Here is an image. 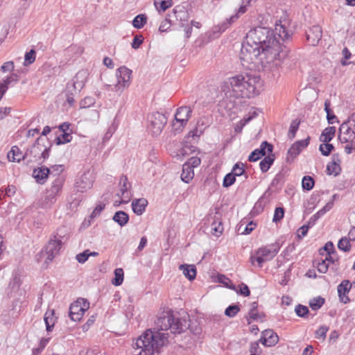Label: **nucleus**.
<instances>
[{"mask_svg": "<svg viewBox=\"0 0 355 355\" xmlns=\"http://www.w3.org/2000/svg\"><path fill=\"white\" fill-rule=\"evenodd\" d=\"M295 312L299 317L304 318L306 315H308L309 311L307 306L298 304L295 308Z\"/></svg>", "mask_w": 355, "mask_h": 355, "instance_id": "5fc2aeb1", "label": "nucleus"}, {"mask_svg": "<svg viewBox=\"0 0 355 355\" xmlns=\"http://www.w3.org/2000/svg\"><path fill=\"white\" fill-rule=\"evenodd\" d=\"M309 144V137L305 139L297 141L288 150V155L293 159L303 150Z\"/></svg>", "mask_w": 355, "mask_h": 355, "instance_id": "4be33fe9", "label": "nucleus"}, {"mask_svg": "<svg viewBox=\"0 0 355 355\" xmlns=\"http://www.w3.org/2000/svg\"><path fill=\"white\" fill-rule=\"evenodd\" d=\"M259 80L258 76L239 74L224 81L221 89L227 96L250 98L259 94Z\"/></svg>", "mask_w": 355, "mask_h": 355, "instance_id": "f03ea898", "label": "nucleus"}, {"mask_svg": "<svg viewBox=\"0 0 355 355\" xmlns=\"http://www.w3.org/2000/svg\"><path fill=\"white\" fill-rule=\"evenodd\" d=\"M306 40L311 46H316L322 38V28L320 26L315 25L309 28L306 32Z\"/></svg>", "mask_w": 355, "mask_h": 355, "instance_id": "a211bd4d", "label": "nucleus"}, {"mask_svg": "<svg viewBox=\"0 0 355 355\" xmlns=\"http://www.w3.org/2000/svg\"><path fill=\"white\" fill-rule=\"evenodd\" d=\"M347 144L344 146L345 152L347 154H351L353 150H355V140L345 142Z\"/></svg>", "mask_w": 355, "mask_h": 355, "instance_id": "774afa93", "label": "nucleus"}, {"mask_svg": "<svg viewBox=\"0 0 355 355\" xmlns=\"http://www.w3.org/2000/svg\"><path fill=\"white\" fill-rule=\"evenodd\" d=\"M349 119L344 121L339 128V141L344 142L355 140V130L349 126Z\"/></svg>", "mask_w": 355, "mask_h": 355, "instance_id": "4468645a", "label": "nucleus"}, {"mask_svg": "<svg viewBox=\"0 0 355 355\" xmlns=\"http://www.w3.org/2000/svg\"><path fill=\"white\" fill-rule=\"evenodd\" d=\"M143 42L144 37L142 35H136L134 37L133 41L131 44L132 48L137 49L138 48H139Z\"/></svg>", "mask_w": 355, "mask_h": 355, "instance_id": "69168bd1", "label": "nucleus"}, {"mask_svg": "<svg viewBox=\"0 0 355 355\" xmlns=\"http://www.w3.org/2000/svg\"><path fill=\"white\" fill-rule=\"evenodd\" d=\"M281 245L279 242L262 246L259 248L255 253V255L250 257L252 263L257 261L258 266L261 268L263 263L272 260L278 253Z\"/></svg>", "mask_w": 355, "mask_h": 355, "instance_id": "423d86ee", "label": "nucleus"}, {"mask_svg": "<svg viewBox=\"0 0 355 355\" xmlns=\"http://www.w3.org/2000/svg\"><path fill=\"white\" fill-rule=\"evenodd\" d=\"M201 163V160L198 157H191L187 162H186V164H189V166L192 168L198 166Z\"/></svg>", "mask_w": 355, "mask_h": 355, "instance_id": "338daca9", "label": "nucleus"}, {"mask_svg": "<svg viewBox=\"0 0 355 355\" xmlns=\"http://www.w3.org/2000/svg\"><path fill=\"white\" fill-rule=\"evenodd\" d=\"M210 125V120L207 116H202L198 119L196 128L188 133V137H199Z\"/></svg>", "mask_w": 355, "mask_h": 355, "instance_id": "f3484780", "label": "nucleus"}, {"mask_svg": "<svg viewBox=\"0 0 355 355\" xmlns=\"http://www.w3.org/2000/svg\"><path fill=\"white\" fill-rule=\"evenodd\" d=\"M288 50L281 45L279 42L270 47H267L260 50V54L257 55L256 60H252L251 62L248 63L245 66L248 64H254V67H257L259 69V66L263 71H273L278 69L281 65L282 61L285 59L288 55Z\"/></svg>", "mask_w": 355, "mask_h": 355, "instance_id": "7ed1b4c3", "label": "nucleus"}, {"mask_svg": "<svg viewBox=\"0 0 355 355\" xmlns=\"http://www.w3.org/2000/svg\"><path fill=\"white\" fill-rule=\"evenodd\" d=\"M275 31L278 32L279 37L282 40H285L289 37V34L286 30V27L284 25H276Z\"/></svg>", "mask_w": 355, "mask_h": 355, "instance_id": "de8ad7c7", "label": "nucleus"}, {"mask_svg": "<svg viewBox=\"0 0 355 355\" xmlns=\"http://www.w3.org/2000/svg\"><path fill=\"white\" fill-rule=\"evenodd\" d=\"M167 123V118L165 114L156 112L148 116V132L153 137H157L161 134Z\"/></svg>", "mask_w": 355, "mask_h": 355, "instance_id": "0eeeda50", "label": "nucleus"}, {"mask_svg": "<svg viewBox=\"0 0 355 355\" xmlns=\"http://www.w3.org/2000/svg\"><path fill=\"white\" fill-rule=\"evenodd\" d=\"M50 173V169L45 166L35 168L33 172V176L37 182L44 184Z\"/></svg>", "mask_w": 355, "mask_h": 355, "instance_id": "393cba45", "label": "nucleus"}, {"mask_svg": "<svg viewBox=\"0 0 355 355\" xmlns=\"http://www.w3.org/2000/svg\"><path fill=\"white\" fill-rule=\"evenodd\" d=\"M277 42L279 41L271 29L263 26L251 29L247 33L241 46L240 59L242 64L245 66L252 60H256L257 55L260 54V50L270 47Z\"/></svg>", "mask_w": 355, "mask_h": 355, "instance_id": "f257e3e1", "label": "nucleus"}, {"mask_svg": "<svg viewBox=\"0 0 355 355\" xmlns=\"http://www.w3.org/2000/svg\"><path fill=\"white\" fill-rule=\"evenodd\" d=\"M168 343V334L146 330L134 344L132 355H158L159 349Z\"/></svg>", "mask_w": 355, "mask_h": 355, "instance_id": "20e7f679", "label": "nucleus"}, {"mask_svg": "<svg viewBox=\"0 0 355 355\" xmlns=\"http://www.w3.org/2000/svg\"><path fill=\"white\" fill-rule=\"evenodd\" d=\"M279 340L277 334L271 329H266L262 332L260 342L267 347L275 345Z\"/></svg>", "mask_w": 355, "mask_h": 355, "instance_id": "412c9836", "label": "nucleus"}, {"mask_svg": "<svg viewBox=\"0 0 355 355\" xmlns=\"http://www.w3.org/2000/svg\"><path fill=\"white\" fill-rule=\"evenodd\" d=\"M54 310H48L44 317L47 331H51L55 325L56 318L54 316Z\"/></svg>", "mask_w": 355, "mask_h": 355, "instance_id": "2f4dec72", "label": "nucleus"}, {"mask_svg": "<svg viewBox=\"0 0 355 355\" xmlns=\"http://www.w3.org/2000/svg\"><path fill=\"white\" fill-rule=\"evenodd\" d=\"M112 219L121 227H123L128 223L129 220V216L123 211H118L114 214Z\"/></svg>", "mask_w": 355, "mask_h": 355, "instance_id": "72a5a7b5", "label": "nucleus"}, {"mask_svg": "<svg viewBox=\"0 0 355 355\" xmlns=\"http://www.w3.org/2000/svg\"><path fill=\"white\" fill-rule=\"evenodd\" d=\"M147 22V17L144 14H140L137 15L133 21L132 26L136 28H141Z\"/></svg>", "mask_w": 355, "mask_h": 355, "instance_id": "4c0bfd02", "label": "nucleus"}, {"mask_svg": "<svg viewBox=\"0 0 355 355\" xmlns=\"http://www.w3.org/2000/svg\"><path fill=\"white\" fill-rule=\"evenodd\" d=\"M300 125V121L297 120H293L290 125L288 136L290 139H293L295 136L296 132L298 130Z\"/></svg>", "mask_w": 355, "mask_h": 355, "instance_id": "8fccbe9b", "label": "nucleus"}, {"mask_svg": "<svg viewBox=\"0 0 355 355\" xmlns=\"http://www.w3.org/2000/svg\"><path fill=\"white\" fill-rule=\"evenodd\" d=\"M193 169L189 166V164H184L182 166L181 180L186 183H189L193 178Z\"/></svg>", "mask_w": 355, "mask_h": 355, "instance_id": "473e14b6", "label": "nucleus"}, {"mask_svg": "<svg viewBox=\"0 0 355 355\" xmlns=\"http://www.w3.org/2000/svg\"><path fill=\"white\" fill-rule=\"evenodd\" d=\"M315 181L311 176H304L302 181V186L303 189L306 191L311 190L314 187Z\"/></svg>", "mask_w": 355, "mask_h": 355, "instance_id": "79ce46f5", "label": "nucleus"}, {"mask_svg": "<svg viewBox=\"0 0 355 355\" xmlns=\"http://www.w3.org/2000/svg\"><path fill=\"white\" fill-rule=\"evenodd\" d=\"M35 51L31 49L30 51L26 53L24 58V64L28 65L32 64L35 60Z\"/></svg>", "mask_w": 355, "mask_h": 355, "instance_id": "13d9d810", "label": "nucleus"}, {"mask_svg": "<svg viewBox=\"0 0 355 355\" xmlns=\"http://www.w3.org/2000/svg\"><path fill=\"white\" fill-rule=\"evenodd\" d=\"M324 303V299L322 297L313 298L309 302V306L313 310L319 309Z\"/></svg>", "mask_w": 355, "mask_h": 355, "instance_id": "3c124183", "label": "nucleus"}, {"mask_svg": "<svg viewBox=\"0 0 355 355\" xmlns=\"http://www.w3.org/2000/svg\"><path fill=\"white\" fill-rule=\"evenodd\" d=\"M88 75L87 70L79 71L74 76L72 82L69 83V88L73 89L75 93L80 92L85 86Z\"/></svg>", "mask_w": 355, "mask_h": 355, "instance_id": "f8f14e48", "label": "nucleus"}, {"mask_svg": "<svg viewBox=\"0 0 355 355\" xmlns=\"http://www.w3.org/2000/svg\"><path fill=\"white\" fill-rule=\"evenodd\" d=\"M192 110L190 107L182 106L177 110L175 114V121L173 122L172 126L175 130L183 128L191 115Z\"/></svg>", "mask_w": 355, "mask_h": 355, "instance_id": "9d476101", "label": "nucleus"}, {"mask_svg": "<svg viewBox=\"0 0 355 355\" xmlns=\"http://www.w3.org/2000/svg\"><path fill=\"white\" fill-rule=\"evenodd\" d=\"M235 181L236 177H234V175L232 173H230L225 176L223 179V186L224 187H229L231 185H232L235 182Z\"/></svg>", "mask_w": 355, "mask_h": 355, "instance_id": "4d7b16f0", "label": "nucleus"}, {"mask_svg": "<svg viewBox=\"0 0 355 355\" xmlns=\"http://www.w3.org/2000/svg\"><path fill=\"white\" fill-rule=\"evenodd\" d=\"M351 239H349V236L342 237L338 243V248L339 250L344 252H349L351 249Z\"/></svg>", "mask_w": 355, "mask_h": 355, "instance_id": "58836bf2", "label": "nucleus"}, {"mask_svg": "<svg viewBox=\"0 0 355 355\" xmlns=\"http://www.w3.org/2000/svg\"><path fill=\"white\" fill-rule=\"evenodd\" d=\"M284 216V209L283 207H277L275 209V213L272 218V221L277 223L280 221Z\"/></svg>", "mask_w": 355, "mask_h": 355, "instance_id": "bf43d9fd", "label": "nucleus"}, {"mask_svg": "<svg viewBox=\"0 0 355 355\" xmlns=\"http://www.w3.org/2000/svg\"><path fill=\"white\" fill-rule=\"evenodd\" d=\"M71 135L67 132H63L62 135L56 137L55 143L57 145L64 144L69 142L71 140Z\"/></svg>", "mask_w": 355, "mask_h": 355, "instance_id": "09e8293b", "label": "nucleus"}, {"mask_svg": "<svg viewBox=\"0 0 355 355\" xmlns=\"http://www.w3.org/2000/svg\"><path fill=\"white\" fill-rule=\"evenodd\" d=\"M258 303L257 302H254L251 304V308L248 312V317L247 318V321L248 324L251 323V320L258 321L261 320L264 317L265 314L263 313H259L257 311Z\"/></svg>", "mask_w": 355, "mask_h": 355, "instance_id": "bb28decb", "label": "nucleus"}, {"mask_svg": "<svg viewBox=\"0 0 355 355\" xmlns=\"http://www.w3.org/2000/svg\"><path fill=\"white\" fill-rule=\"evenodd\" d=\"M95 98L92 96H86L83 99H82L80 102V108H87L89 107L95 103Z\"/></svg>", "mask_w": 355, "mask_h": 355, "instance_id": "864d4df0", "label": "nucleus"}, {"mask_svg": "<svg viewBox=\"0 0 355 355\" xmlns=\"http://www.w3.org/2000/svg\"><path fill=\"white\" fill-rule=\"evenodd\" d=\"M275 161V155L269 153L268 156H266L259 163L260 169L263 173H266L268 171L271 165Z\"/></svg>", "mask_w": 355, "mask_h": 355, "instance_id": "f704fd0d", "label": "nucleus"}, {"mask_svg": "<svg viewBox=\"0 0 355 355\" xmlns=\"http://www.w3.org/2000/svg\"><path fill=\"white\" fill-rule=\"evenodd\" d=\"M180 270L189 280H193L196 276V268L193 265L182 264L180 266Z\"/></svg>", "mask_w": 355, "mask_h": 355, "instance_id": "7c9ffc66", "label": "nucleus"}, {"mask_svg": "<svg viewBox=\"0 0 355 355\" xmlns=\"http://www.w3.org/2000/svg\"><path fill=\"white\" fill-rule=\"evenodd\" d=\"M240 311V308L236 304H232L226 308L225 311V315L233 318Z\"/></svg>", "mask_w": 355, "mask_h": 355, "instance_id": "49530a36", "label": "nucleus"}, {"mask_svg": "<svg viewBox=\"0 0 355 355\" xmlns=\"http://www.w3.org/2000/svg\"><path fill=\"white\" fill-rule=\"evenodd\" d=\"M17 76L16 74H12L11 76H8L6 79L3 80V82L0 83V92H1V89L3 87H5L7 89L8 86L12 82H17Z\"/></svg>", "mask_w": 355, "mask_h": 355, "instance_id": "6e6d98bb", "label": "nucleus"}, {"mask_svg": "<svg viewBox=\"0 0 355 355\" xmlns=\"http://www.w3.org/2000/svg\"><path fill=\"white\" fill-rule=\"evenodd\" d=\"M352 288V284L349 280H343L338 286L337 290L338 293L339 300L344 304L349 303L350 299L348 297V293Z\"/></svg>", "mask_w": 355, "mask_h": 355, "instance_id": "6ab92c4d", "label": "nucleus"}, {"mask_svg": "<svg viewBox=\"0 0 355 355\" xmlns=\"http://www.w3.org/2000/svg\"><path fill=\"white\" fill-rule=\"evenodd\" d=\"M157 331L170 330L172 334H181L190 327L189 316L178 318L173 311L167 310L161 313L155 321Z\"/></svg>", "mask_w": 355, "mask_h": 355, "instance_id": "39448f33", "label": "nucleus"}, {"mask_svg": "<svg viewBox=\"0 0 355 355\" xmlns=\"http://www.w3.org/2000/svg\"><path fill=\"white\" fill-rule=\"evenodd\" d=\"M114 278L112 279V284L114 286H120L123 280V270L122 268H116L114 270Z\"/></svg>", "mask_w": 355, "mask_h": 355, "instance_id": "c03bdc74", "label": "nucleus"}, {"mask_svg": "<svg viewBox=\"0 0 355 355\" xmlns=\"http://www.w3.org/2000/svg\"><path fill=\"white\" fill-rule=\"evenodd\" d=\"M154 4L159 11H165L171 6V0H155Z\"/></svg>", "mask_w": 355, "mask_h": 355, "instance_id": "37998d69", "label": "nucleus"}, {"mask_svg": "<svg viewBox=\"0 0 355 355\" xmlns=\"http://www.w3.org/2000/svg\"><path fill=\"white\" fill-rule=\"evenodd\" d=\"M340 163V160L338 157L336 159L335 155H334L333 161L329 162L327 166V174L334 175V176L339 175L341 171Z\"/></svg>", "mask_w": 355, "mask_h": 355, "instance_id": "c85d7f7f", "label": "nucleus"}, {"mask_svg": "<svg viewBox=\"0 0 355 355\" xmlns=\"http://www.w3.org/2000/svg\"><path fill=\"white\" fill-rule=\"evenodd\" d=\"M62 246V241L57 239L56 236L51 239L46 246V253L47 259L52 261L53 258L59 253Z\"/></svg>", "mask_w": 355, "mask_h": 355, "instance_id": "dca6fc26", "label": "nucleus"}, {"mask_svg": "<svg viewBox=\"0 0 355 355\" xmlns=\"http://www.w3.org/2000/svg\"><path fill=\"white\" fill-rule=\"evenodd\" d=\"M44 139L40 137L37 139L35 143L33 145V146L27 149L25 153V156L27 157H30V162H40L41 157L40 154L42 152V149L44 147V144H41V142H44Z\"/></svg>", "mask_w": 355, "mask_h": 355, "instance_id": "ddd939ff", "label": "nucleus"}, {"mask_svg": "<svg viewBox=\"0 0 355 355\" xmlns=\"http://www.w3.org/2000/svg\"><path fill=\"white\" fill-rule=\"evenodd\" d=\"M168 17H175L177 21H180V25L181 27H184L186 24H188L189 15L184 8H176L173 10V13L168 14Z\"/></svg>", "mask_w": 355, "mask_h": 355, "instance_id": "5701e85b", "label": "nucleus"}, {"mask_svg": "<svg viewBox=\"0 0 355 355\" xmlns=\"http://www.w3.org/2000/svg\"><path fill=\"white\" fill-rule=\"evenodd\" d=\"M242 3L243 4L238 9V10L235 15H233L230 18L227 19L226 21H223L220 25H218L214 28V33L224 32L233 22H234L239 17V16L241 15L244 14L247 11V6H248L249 4H247L246 3H243V1H242Z\"/></svg>", "mask_w": 355, "mask_h": 355, "instance_id": "9b49d317", "label": "nucleus"}, {"mask_svg": "<svg viewBox=\"0 0 355 355\" xmlns=\"http://www.w3.org/2000/svg\"><path fill=\"white\" fill-rule=\"evenodd\" d=\"M329 328L326 326H321L316 331H315V337L317 338L324 339L326 337L327 332L328 331Z\"/></svg>", "mask_w": 355, "mask_h": 355, "instance_id": "0e129e2a", "label": "nucleus"}, {"mask_svg": "<svg viewBox=\"0 0 355 355\" xmlns=\"http://www.w3.org/2000/svg\"><path fill=\"white\" fill-rule=\"evenodd\" d=\"M132 70L125 66H122L116 69V77L117 83L114 85V90L116 92L121 93L125 88L130 85Z\"/></svg>", "mask_w": 355, "mask_h": 355, "instance_id": "6e6552de", "label": "nucleus"}, {"mask_svg": "<svg viewBox=\"0 0 355 355\" xmlns=\"http://www.w3.org/2000/svg\"><path fill=\"white\" fill-rule=\"evenodd\" d=\"M334 149V146L329 143H323L319 146V150L324 156H329Z\"/></svg>", "mask_w": 355, "mask_h": 355, "instance_id": "a18cd8bd", "label": "nucleus"}, {"mask_svg": "<svg viewBox=\"0 0 355 355\" xmlns=\"http://www.w3.org/2000/svg\"><path fill=\"white\" fill-rule=\"evenodd\" d=\"M313 265L316 266L318 270L321 273H326L329 268V263L322 258L315 259L313 261Z\"/></svg>", "mask_w": 355, "mask_h": 355, "instance_id": "a19ab883", "label": "nucleus"}, {"mask_svg": "<svg viewBox=\"0 0 355 355\" xmlns=\"http://www.w3.org/2000/svg\"><path fill=\"white\" fill-rule=\"evenodd\" d=\"M63 183H64V180L62 178H57L52 182L51 187L49 189L51 190V192L58 195L59 193L61 191V189L63 186Z\"/></svg>", "mask_w": 355, "mask_h": 355, "instance_id": "ea45409f", "label": "nucleus"}, {"mask_svg": "<svg viewBox=\"0 0 355 355\" xmlns=\"http://www.w3.org/2000/svg\"><path fill=\"white\" fill-rule=\"evenodd\" d=\"M58 194L51 193L50 189H48L46 193L44 201L46 205H52L56 200Z\"/></svg>", "mask_w": 355, "mask_h": 355, "instance_id": "052dcab7", "label": "nucleus"}, {"mask_svg": "<svg viewBox=\"0 0 355 355\" xmlns=\"http://www.w3.org/2000/svg\"><path fill=\"white\" fill-rule=\"evenodd\" d=\"M93 184V180L91 178V174L85 173L81 175L78 182H76V187L78 191L83 192L85 190L91 188Z\"/></svg>", "mask_w": 355, "mask_h": 355, "instance_id": "b1692460", "label": "nucleus"}, {"mask_svg": "<svg viewBox=\"0 0 355 355\" xmlns=\"http://www.w3.org/2000/svg\"><path fill=\"white\" fill-rule=\"evenodd\" d=\"M171 17H168L166 18L160 24L159 27V31L160 32H165L166 31L171 25Z\"/></svg>", "mask_w": 355, "mask_h": 355, "instance_id": "e2e57ef3", "label": "nucleus"}, {"mask_svg": "<svg viewBox=\"0 0 355 355\" xmlns=\"http://www.w3.org/2000/svg\"><path fill=\"white\" fill-rule=\"evenodd\" d=\"M7 157L10 162H19L21 160L26 159L25 153L23 154L19 148L15 146H12L11 150L8 152Z\"/></svg>", "mask_w": 355, "mask_h": 355, "instance_id": "cd10ccee", "label": "nucleus"}, {"mask_svg": "<svg viewBox=\"0 0 355 355\" xmlns=\"http://www.w3.org/2000/svg\"><path fill=\"white\" fill-rule=\"evenodd\" d=\"M336 131L334 126L326 128L320 136V141L322 143H329L334 137Z\"/></svg>", "mask_w": 355, "mask_h": 355, "instance_id": "c756f323", "label": "nucleus"}, {"mask_svg": "<svg viewBox=\"0 0 355 355\" xmlns=\"http://www.w3.org/2000/svg\"><path fill=\"white\" fill-rule=\"evenodd\" d=\"M119 192L117 193V196L122 198L123 202H127L130 199L129 189L130 188V184L128 182L127 176L123 175L120 178L119 181Z\"/></svg>", "mask_w": 355, "mask_h": 355, "instance_id": "aec40b11", "label": "nucleus"}, {"mask_svg": "<svg viewBox=\"0 0 355 355\" xmlns=\"http://www.w3.org/2000/svg\"><path fill=\"white\" fill-rule=\"evenodd\" d=\"M273 150V146L268 141H263L259 148L253 150L248 157V161L256 162L260 159L261 157L265 156L266 152L271 153Z\"/></svg>", "mask_w": 355, "mask_h": 355, "instance_id": "2eb2a0df", "label": "nucleus"}, {"mask_svg": "<svg viewBox=\"0 0 355 355\" xmlns=\"http://www.w3.org/2000/svg\"><path fill=\"white\" fill-rule=\"evenodd\" d=\"M148 205V200L144 198L135 199L132 202V208L135 214L141 215Z\"/></svg>", "mask_w": 355, "mask_h": 355, "instance_id": "a878e982", "label": "nucleus"}, {"mask_svg": "<svg viewBox=\"0 0 355 355\" xmlns=\"http://www.w3.org/2000/svg\"><path fill=\"white\" fill-rule=\"evenodd\" d=\"M89 303L87 300L79 298L69 307V317L73 321H79L85 312L89 309Z\"/></svg>", "mask_w": 355, "mask_h": 355, "instance_id": "1a4fd4ad", "label": "nucleus"}, {"mask_svg": "<svg viewBox=\"0 0 355 355\" xmlns=\"http://www.w3.org/2000/svg\"><path fill=\"white\" fill-rule=\"evenodd\" d=\"M234 177H239L243 175L245 179L248 178V175L245 171V164L242 162H237L232 168L231 172Z\"/></svg>", "mask_w": 355, "mask_h": 355, "instance_id": "c9c22d12", "label": "nucleus"}, {"mask_svg": "<svg viewBox=\"0 0 355 355\" xmlns=\"http://www.w3.org/2000/svg\"><path fill=\"white\" fill-rule=\"evenodd\" d=\"M223 231V227L221 222L217 223L214 221L211 224V233L216 236H219Z\"/></svg>", "mask_w": 355, "mask_h": 355, "instance_id": "603ef678", "label": "nucleus"}, {"mask_svg": "<svg viewBox=\"0 0 355 355\" xmlns=\"http://www.w3.org/2000/svg\"><path fill=\"white\" fill-rule=\"evenodd\" d=\"M324 111L327 113V119L329 124H333L335 123V121L338 123V120H337V116L332 113L331 110L330 109V101L329 100L325 101L324 102Z\"/></svg>", "mask_w": 355, "mask_h": 355, "instance_id": "e433bc0d", "label": "nucleus"}, {"mask_svg": "<svg viewBox=\"0 0 355 355\" xmlns=\"http://www.w3.org/2000/svg\"><path fill=\"white\" fill-rule=\"evenodd\" d=\"M89 250H86L83 252L78 254L76 257V260L80 263H84L89 257Z\"/></svg>", "mask_w": 355, "mask_h": 355, "instance_id": "680f3d73", "label": "nucleus"}]
</instances>
